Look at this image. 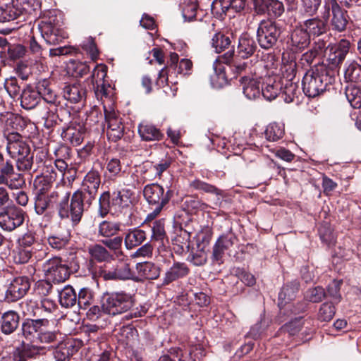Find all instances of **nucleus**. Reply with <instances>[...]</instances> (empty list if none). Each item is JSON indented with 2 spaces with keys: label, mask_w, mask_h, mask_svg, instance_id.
I'll return each instance as SVG.
<instances>
[{
  "label": "nucleus",
  "mask_w": 361,
  "mask_h": 361,
  "mask_svg": "<svg viewBox=\"0 0 361 361\" xmlns=\"http://www.w3.org/2000/svg\"><path fill=\"white\" fill-rule=\"evenodd\" d=\"M55 180L56 176L53 173L51 175L37 176L33 182L35 196H40L45 193H49Z\"/></svg>",
  "instance_id": "nucleus-30"
},
{
  "label": "nucleus",
  "mask_w": 361,
  "mask_h": 361,
  "mask_svg": "<svg viewBox=\"0 0 361 361\" xmlns=\"http://www.w3.org/2000/svg\"><path fill=\"white\" fill-rule=\"evenodd\" d=\"M30 285V279L26 276L14 277L7 287L4 300L8 302L18 301L27 293Z\"/></svg>",
  "instance_id": "nucleus-13"
},
{
  "label": "nucleus",
  "mask_w": 361,
  "mask_h": 361,
  "mask_svg": "<svg viewBox=\"0 0 361 361\" xmlns=\"http://www.w3.org/2000/svg\"><path fill=\"white\" fill-rule=\"evenodd\" d=\"M136 202L135 192L129 189L114 191L112 194L106 191L103 192L99 199V214L104 218L109 212H121L122 209L127 208Z\"/></svg>",
  "instance_id": "nucleus-2"
},
{
  "label": "nucleus",
  "mask_w": 361,
  "mask_h": 361,
  "mask_svg": "<svg viewBox=\"0 0 361 361\" xmlns=\"http://www.w3.org/2000/svg\"><path fill=\"white\" fill-rule=\"evenodd\" d=\"M190 186L196 190L202 191L206 193L214 194L216 196L222 195V191L215 185L206 183L200 179H195L190 182Z\"/></svg>",
  "instance_id": "nucleus-46"
},
{
  "label": "nucleus",
  "mask_w": 361,
  "mask_h": 361,
  "mask_svg": "<svg viewBox=\"0 0 361 361\" xmlns=\"http://www.w3.org/2000/svg\"><path fill=\"white\" fill-rule=\"evenodd\" d=\"M87 91L80 83L66 85L63 89V97L71 103L82 102L86 99Z\"/></svg>",
  "instance_id": "nucleus-22"
},
{
  "label": "nucleus",
  "mask_w": 361,
  "mask_h": 361,
  "mask_svg": "<svg viewBox=\"0 0 361 361\" xmlns=\"http://www.w3.org/2000/svg\"><path fill=\"white\" fill-rule=\"evenodd\" d=\"M15 11V8L10 4H1L0 3V22L4 23L13 20Z\"/></svg>",
  "instance_id": "nucleus-64"
},
{
  "label": "nucleus",
  "mask_w": 361,
  "mask_h": 361,
  "mask_svg": "<svg viewBox=\"0 0 361 361\" xmlns=\"http://www.w3.org/2000/svg\"><path fill=\"white\" fill-rule=\"evenodd\" d=\"M336 313L334 305L331 302H324L318 312V319L321 322H329Z\"/></svg>",
  "instance_id": "nucleus-53"
},
{
  "label": "nucleus",
  "mask_w": 361,
  "mask_h": 361,
  "mask_svg": "<svg viewBox=\"0 0 361 361\" xmlns=\"http://www.w3.org/2000/svg\"><path fill=\"white\" fill-rule=\"evenodd\" d=\"M135 269L139 276L146 279H157L160 275L159 267L150 262L137 263Z\"/></svg>",
  "instance_id": "nucleus-33"
},
{
  "label": "nucleus",
  "mask_w": 361,
  "mask_h": 361,
  "mask_svg": "<svg viewBox=\"0 0 361 361\" xmlns=\"http://www.w3.org/2000/svg\"><path fill=\"white\" fill-rule=\"evenodd\" d=\"M283 128L276 123L269 124L264 131L265 138L270 142L277 141L283 136Z\"/></svg>",
  "instance_id": "nucleus-49"
},
{
  "label": "nucleus",
  "mask_w": 361,
  "mask_h": 361,
  "mask_svg": "<svg viewBox=\"0 0 361 361\" xmlns=\"http://www.w3.org/2000/svg\"><path fill=\"white\" fill-rule=\"evenodd\" d=\"M235 239L231 233L222 235L217 239L212 248L211 259L213 263L219 265L223 263L224 252L233 245Z\"/></svg>",
  "instance_id": "nucleus-20"
},
{
  "label": "nucleus",
  "mask_w": 361,
  "mask_h": 361,
  "mask_svg": "<svg viewBox=\"0 0 361 361\" xmlns=\"http://www.w3.org/2000/svg\"><path fill=\"white\" fill-rule=\"evenodd\" d=\"M345 96L354 109L361 108V89L355 85L348 86L345 89Z\"/></svg>",
  "instance_id": "nucleus-45"
},
{
  "label": "nucleus",
  "mask_w": 361,
  "mask_h": 361,
  "mask_svg": "<svg viewBox=\"0 0 361 361\" xmlns=\"http://www.w3.org/2000/svg\"><path fill=\"white\" fill-rule=\"evenodd\" d=\"M82 48L90 55L92 60L95 61L98 58L99 51L93 37L87 38L82 42Z\"/></svg>",
  "instance_id": "nucleus-59"
},
{
  "label": "nucleus",
  "mask_w": 361,
  "mask_h": 361,
  "mask_svg": "<svg viewBox=\"0 0 361 361\" xmlns=\"http://www.w3.org/2000/svg\"><path fill=\"white\" fill-rule=\"evenodd\" d=\"M328 76L321 73L319 69H311L303 76L302 81V90L308 97H316L326 90Z\"/></svg>",
  "instance_id": "nucleus-7"
},
{
  "label": "nucleus",
  "mask_w": 361,
  "mask_h": 361,
  "mask_svg": "<svg viewBox=\"0 0 361 361\" xmlns=\"http://www.w3.org/2000/svg\"><path fill=\"white\" fill-rule=\"evenodd\" d=\"M32 255V248H25L18 245L13 251V260L16 264H25L28 262Z\"/></svg>",
  "instance_id": "nucleus-52"
},
{
  "label": "nucleus",
  "mask_w": 361,
  "mask_h": 361,
  "mask_svg": "<svg viewBox=\"0 0 361 361\" xmlns=\"http://www.w3.org/2000/svg\"><path fill=\"white\" fill-rule=\"evenodd\" d=\"M7 141L6 150L12 158H18L21 156L29 155L30 148L29 145L23 140L20 133H5Z\"/></svg>",
  "instance_id": "nucleus-15"
},
{
  "label": "nucleus",
  "mask_w": 361,
  "mask_h": 361,
  "mask_svg": "<svg viewBox=\"0 0 361 361\" xmlns=\"http://www.w3.org/2000/svg\"><path fill=\"white\" fill-rule=\"evenodd\" d=\"M76 293L70 286H66L59 293V302L62 307L69 308L76 305Z\"/></svg>",
  "instance_id": "nucleus-42"
},
{
  "label": "nucleus",
  "mask_w": 361,
  "mask_h": 361,
  "mask_svg": "<svg viewBox=\"0 0 361 361\" xmlns=\"http://www.w3.org/2000/svg\"><path fill=\"white\" fill-rule=\"evenodd\" d=\"M75 351L74 345L71 341L60 343L54 350L55 361H69Z\"/></svg>",
  "instance_id": "nucleus-35"
},
{
  "label": "nucleus",
  "mask_w": 361,
  "mask_h": 361,
  "mask_svg": "<svg viewBox=\"0 0 361 361\" xmlns=\"http://www.w3.org/2000/svg\"><path fill=\"white\" fill-rule=\"evenodd\" d=\"M49 245L56 250H61L65 247L69 241V235H61L59 234L52 235L47 238Z\"/></svg>",
  "instance_id": "nucleus-56"
},
{
  "label": "nucleus",
  "mask_w": 361,
  "mask_h": 361,
  "mask_svg": "<svg viewBox=\"0 0 361 361\" xmlns=\"http://www.w3.org/2000/svg\"><path fill=\"white\" fill-rule=\"evenodd\" d=\"M143 195L150 205L155 206L154 210L149 213L146 217V221H150L157 217L161 210L169 203L173 197V191L168 190L165 192L162 186L159 184L152 183L147 185L144 188Z\"/></svg>",
  "instance_id": "nucleus-4"
},
{
  "label": "nucleus",
  "mask_w": 361,
  "mask_h": 361,
  "mask_svg": "<svg viewBox=\"0 0 361 361\" xmlns=\"http://www.w3.org/2000/svg\"><path fill=\"white\" fill-rule=\"evenodd\" d=\"M300 284L297 281H293L284 286L279 294V305H285L293 300L299 290Z\"/></svg>",
  "instance_id": "nucleus-37"
},
{
  "label": "nucleus",
  "mask_w": 361,
  "mask_h": 361,
  "mask_svg": "<svg viewBox=\"0 0 361 361\" xmlns=\"http://www.w3.org/2000/svg\"><path fill=\"white\" fill-rule=\"evenodd\" d=\"M320 13L326 23L331 18L330 25L334 30L343 32L346 29L349 18L337 0H325Z\"/></svg>",
  "instance_id": "nucleus-5"
},
{
  "label": "nucleus",
  "mask_w": 361,
  "mask_h": 361,
  "mask_svg": "<svg viewBox=\"0 0 361 361\" xmlns=\"http://www.w3.org/2000/svg\"><path fill=\"white\" fill-rule=\"evenodd\" d=\"M295 63H290L289 68L291 70V74L290 79H286L285 81H282V87L281 91V97L286 103H290L293 102L294 99L298 97L299 93L298 85L296 82H293L292 80L295 78Z\"/></svg>",
  "instance_id": "nucleus-21"
},
{
  "label": "nucleus",
  "mask_w": 361,
  "mask_h": 361,
  "mask_svg": "<svg viewBox=\"0 0 361 361\" xmlns=\"http://www.w3.org/2000/svg\"><path fill=\"white\" fill-rule=\"evenodd\" d=\"M121 230V223L110 221H102L98 226V235L104 238H111Z\"/></svg>",
  "instance_id": "nucleus-38"
},
{
  "label": "nucleus",
  "mask_w": 361,
  "mask_h": 361,
  "mask_svg": "<svg viewBox=\"0 0 361 361\" xmlns=\"http://www.w3.org/2000/svg\"><path fill=\"white\" fill-rule=\"evenodd\" d=\"M0 185H6L11 189H19L25 185L22 174L15 171L9 160H4L0 152Z\"/></svg>",
  "instance_id": "nucleus-10"
},
{
  "label": "nucleus",
  "mask_w": 361,
  "mask_h": 361,
  "mask_svg": "<svg viewBox=\"0 0 361 361\" xmlns=\"http://www.w3.org/2000/svg\"><path fill=\"white\" fill-rule=\"evenodd\" d=\"M20 316L13 310H8L2 314L0 319V329L5 335L13 334L18 328Z\"/></svg>",
  "instance_id": "nucleus-24"
},
{
  "label": "nucleus",
  "mask_w": 361,
  "mask_h": 361,
  "mask_svg": "<svg viewBox=\"0 0 361 361\" xmlns=\"http://www.w3.org/2000/svg\"><path fill=\"white\" fill-rule=\"evenodd\" d=\"M40 100L37 91L30 87L25 89L20 96V104L23 108L25 109H32Z\"/></svg>",
  "instance_id": "nucleus-36"
},
{
  "label": "nucleus",
  "mask_w": 361,
  "mask_h": 361,
  "mask_svg": "<svg viewBox=\"0 0 361 361\" xmlns=\"http://www.w3.org/2000/svg\"><path fill=\"white\" fill-rule=\"evenodd\" d=\"M20 348L23 351L24 355L26 358H33L41 354L42 351L44 350V347L38 346L32 344H25L23 343Z\"/></svg>",
  "instance_id": "nucleus-63"
},
{
  "label": "nucleus",
  "mask_w": 361,
  "mask_h": 361,
  "mask_svg": "<svg viewBox=\"0 0 361 361\" xmlns=\"http://www.w3.org/2000/svg\"><path fill=\"white\" fill-rule=\"evenodd\" d=\"M73 199V194L71 196L70 200V192H62L61 196L60 197V200L56 206V209L59 216L61 219H68L71 218L73 224L74 225L78 224L83 215L84 211L87 210L90 207L91 205H88L86 204V200H82V209H80L79 212H76L73 208V202L72 203Z\"/></svg>",
  "instance_id": "nucleus-9"
},
{
  "label": "nucleus",
  "mask_w": 361,
  "mask_h": 361,
  "mask_svg": "<svg viewBox=\"0 0 361 361\" xmlns=\"http://www.w3.org/2000/svg\"><path fill=\"white\" fill-rule=\"evenodd\" d=\"M42 269L46 276L56 283L63 282L70 276L68 264L59 257L47 259L43 264Z\"/></svg>",
  "instance_id": "nucleus-11"
},
{
  "label": "nucleus",
  "mask_w": 361,
  "mask_h": 361,
  "mask_svg": "<svg viewBox=\"0 0 361 361\" xmlns=\"http://www.w3.org/2000/svg\"><path fill=\"white\" fill-rule=\"evenodd\" d=\"M231 43L230 37L221 32H216L212 38V46L217 53L224 51Z\"/></svg>",
  "instance_id": "nucleus-44"
},
{
  "label": "nucleus",
  "mask_w": 361,
  "mask_h": 361,
  "mask_svg": "<svg viewBox=\"0 0 361 361\" xmlns=\"http://www.w3.org/2000/svg\"><path fill=\"white\" fill-rule=\"evenodd\" d=\"M326 295V293L324 289L321 286H317L312 288L308 289L305 295V298L307 300L312 302H319Z\"/></svg>",
  "instance_id": "nucleus-54"
},
{
  "label": "nucleus",
  "mask_w": 361,
  "mask_h": 361,
  "mask_svg": "<svg viewBox=\"0 0 361 361\" xmlns=\"http://www.w3.org/2000/svg\"><path fill=\"white\" fill-rule=\"evenodd\" d=\"M138 133L142 140L159 141L163 138V134L155 126L147 122H142L138 126Z\"/></svg>",
  "instance_id": "nucleus-28"
},
{
  "label": "nucleus",
  "mask_w": 361,
  "mask_h": 361,
  "mask_svg": "<svg viewBox=\"0 0 361 361\" xmlns=\"http://www.w3.org/2000/svg\"><path fill=\"white\" fill-rule=\"evenodd\" d=\"M145 240V231L139 228L130 229L125 235V246L128 250H131L140 245Z\"/></svg>",
  "instance_id": "nucleus-32"
},
{
  "label": "nucleus",
  "mask_w": 361,
  "mask_h": 361,
  "mask_svg": "<svg viewBox=\"0 0 361 361\" xmlns=\"http://www.w3.org/2000/svg\"><path fill=\"white\" fill-rule=\"evenodd\" d=\"M197 11L196 0H184L182 3V14L189 21L195 18Z\"/></svg>",
  "instance_id": "nucleus-50"
},
{
  "label": "nucleus",
  "mask_w": 361,
  "mask_h": 361,
  "mask_svg": "<svg viewBox=\"0 0 361 361\" xmlns=\"http://www.w3.org/2000/svg\"><path fill=\"white\" fill-rule=\"evenodd\" d=\"M257 48L256 42L252 37L247 34L241 35L238 39L237 54H235L232 50L221 56L219 61L214 64L215 71L217 72V69L221 71L220 63H224L227 64L234 73L241 74L245 71L248 66V63L245 60L252 56Z\"/></svg>",
  "instance_id": "nucleus-1"
},
{
  "label": "nucleus",
  "mask_w": 361,
  "mask_h": 361,
  "mask_svg": "<svg viewBox=\"0 0 361 361\" xmlns=\"http://www.w3.org/2000/svg\"><path fill=\"white\" fill-rule=\"evenodd\" d=\"M25 219V212L15 206L7 207L0 213V227L7 231H12L20 226Z\"/></svg>",
  "instance_id": "nucleus-14"
},
{
  "label": "nucleus",
  "mask_w": 361,
  "mask_h": 361,
  "mask_svg": "<svg viewBox=\"0 0 361 361\" xmlns=\"http://www.w3.org/2000/svg\"><path fill=\"white\" fill-rule=\"evenodd\" d=\"M32 1L34 0H13L10 4L16 10L13 20H24L27 15H31L36 9L32 4Z\"/></svg>",
  "instance_id": "nucleus-29"
},
{
  "label": "nucleus",
  "mask_w": 361,
  "mask_h": 361,
  "mask_svg": "<svg viewBox=\"0 0 361 361\" xmlns=\"http://www.w3.org/2000/svg\"><path fill=\"white\" fill-rule=\"evenodd\" d=\"M96 97L98 99H102L103 97H109L113 94V89L111 85L106 82L93 85Z\"/></svg>",
  "instance_id": "nucleus-58"
},
{
  "label": "nucleus",
  "mask_w": 361,
  "mask_h": 361,
  "mask_svg": "<svg viewBox=\"0 0 361 361\" xmlns=\"http://www.w3.org/2000/svg\"><path fill=\"white\" fill-rule=\"evenodd\" d=\"M107 74V66L104 64L97 65L92 74V82L93 85L105 82L104 78Z\"/></svg>",
  "instance_id": "nucleus-60"
},
{
  "label": "nucleus",
  "mask_w": 361,
  "mask_h": 361,
  "mask_svg": "<svg viewBox=\"0 0 361 361\" xmlns=\"http://www.w3.org/2000/svg\"><path fill=\"white\" fill-rule=\"evenodd\" d=\"M281 31L276 23L269 20H262L257 30V40L265 50L273 48L277 43Z\"/></svg>",
  "instance_id": "nucleus-8"
},
{
  "label": "nucleus",
  "mask_w": 361,
  "mask_h": 361,
  "mask_svg": "<svg viewBox=\"0 0 361 361\" xmlns=\"http://www.w3.org/2000/svg\"><path fill=\"white\" fill-rule=\"evenodd\" d=\"M22 118L19 116L11 115L7 118L5 123V128L3 131L4 137L5 138V133H19V130H22L21 126Z\"/></svg>",
  "instance_id": "nucleus-51"
},
{
  "label": "nucleus",
  "mask_w": 361,
  "mask_h": 361,
  "mask_svg": "<svg viewBox=\"0 0 361 361\" xmlns=\"http://www.w3.org/2000/svg\"><path fill=\"white\" fill-rule=\"evenodd\" d=\"M189 271L190 269L185 263L175 262L166 272L162 285H169L179 279L183 278L189 274Z\"/></svg>",
  "instance_id": "nucleus-26"
},
{
  "label": "nucleus",
  "mask_w": 361,
  "mask_h": 361,
  "mask_svg": "<svg viewBox=\"0 0 361 361\" xmlns=\"http://www.w3.org/2000/svg\"><path fill=\"white\" fill-rule=\"evenodd\" d=\"M322 0H302V8L308 16H314L320 6Z\"/></svg>",
  "instance_id": "nucleus-61"
},
{
  "label": "nucleus",
  "mask_w": 361,
  "mask_h": 361,
  "mask_svg": "<svg viewBox=\"0 0 361 361\" xmlns=\"http://www.w3.org/2000/svg\"><path fill=\"white\" fill-rule=\"evenodd\" d=\"M282 90V82L273 80L269 78L265 86L262 87V93L264 97L267 100L274 99Z\"/></svg>",
  "instance_id": "nucleus-41"
},
{
  "label": "nucleus",
  "mask_w": 361,
  "mask_h": 361,
  "mask_svg": "<svg viewBox=\"0 0 361 361\" xmlns=\"http://www.w3.org/2000/svg\"><path fill=\"white\" fill-rule=\"evenodd\" d=\"M69 148L66 146H61L55 151L56 160L54 161L55 167L62 175L68 168V164L65 159L69 157Z\"/></svg>",
  "instance_id": "nucleus-43"
},
{
  "label": "nucleus",
  "mask_w": 361,
  "mask_h": 361,
  "mask_svg": "<svg viewBox=\"0 0 361 361\" xmlns=\"http://www.w3.org/2000/svg\"><path fill=\"white\" fill-rule=\"evenodd\" d=\"M130 264L128 261H119L111 270H103L100 273L104 280H127L133 277Z\"/></svg>",
  "instance_id": "nucleus-19"
},
{
  "label": "nucleus",
  "mask_w": 361,
  "mask_h": 361,
  "mask_svg": "<svg viewBox=\"0 0 361 361\" xmlns=\"http://www.w3.org/2000/svg\"><path fill=\"white\" fill-rule=\"evenodd\" d=\"M88 253L98 262H109L113 258V255L102 245L94 244L88 247Z\"/></svg>",
  "instance_id": "nucleus-39"
},
{
  "label": "nucleus",
  "mask_w": 361,
  "mask_h": 361,
  "mask_svg": "<svg viewBox=\"0 0 361 361\" xmlns=\"http://www.w3.org/2000/svg\"><path fill=\"white\" fill-rule=\"evenodd\" d=\"M101 184V174L99 171L92 169L85 176L82 184L81 189L76 190L73 193V208L76 212H79L82 209V200H86V204L92 205L95 200L99 185Z\"/></svg>",
  "instance_id": "nucleus-3"
},
{
  "label": "nucleus",
  "mask_w": 361,
  "mask_h": 361,
  "mask_svg": "<svg viewBox=\"0 0 361 361\" xmlns=\"http://www.w3.org/2000/svg\"><path fill=\"white\" fill-rule=\"evenodd\" d=\"M310 44V37L302 26L296 27L288 36L286 47L293 53L302 51Z\"/></svg>",
  "instance_id": "nucleus-16"
},
{
  "label": "nucleus",
  "mask_w": 361,
  "mask_h": 361,
  "mask_svg": "<svg viewBox=\"0 0 361 361\" xmlns=\"http://www.w3.org/2000/svg\"><path fill=\"white\" fill-rule=\"evenodd\" d=\"M310 35L314 37H318L324 34L327 31V23L324 18H322L320 14V18L315 17L306 20L303 23L302 27Z\"/></svg>",
  "instance_id": "nucleus-27"
},
{
  "label": "nucleus",
  "mask_w": 361,
  "mask_h": 361,
  "mask_svg": "<svg viewBox=\"0 0 361 361\" xmlns=\"http://www.w3.org/2000/svg\"><path fill=\"white\" fill-rule=\"evenodd\" d=\"M240 82L243 93L249 99H255L260 94L261 90L259 84L255 80L243 77Z\"/></svg>",
  "instance_id": "nucleus-40"
},
{
  "label": "nucleus",
  "mask_w": 361,
  "mask_h": 361,
  "mask_svg": "<svg viewBox=\"0 0 361 361\" xmlns=\"http://www.w3.org/2000/svg\"><path fill=\"white\" fill-rule=\"evenodd\" d=\"M345 78L353 82H361V65L355 61H351L345 71Z\"/></svg>",
  "instance_id": "nucleus-47"
},
{
  "label": "nucleus",
  "mask_w": 361,
  "mask_h": 361,
  "mask_svg": "<svg viewBox=\"0 0 361 361\" xmlns=\"http://www.w3.org/2000/svg\"><path fill=\"white\" fill-rule=\"evenodd\" d=\"M184 209L190 213H195L199 210H204L207 208V204L195 196H188L183 202Z\"/></svg>",
  "instance_id": "nucleus-48"
},
{
  "label": "nucleus",
  "mask_w": 361,
  "mask_h": 361,
  "mask_svg": "<svg viewBox=\"0 0 361 361\" xmlns=\"http://www.w3.org/2000/svg\"><path fill=\"white\" fill-rule=\"evenodd\" d=\"M104 109L105 121L108 125L107 136L112 141L116 142L123 136L124 125L114 109L108 110L105 106Z\"/></svg>",
  "instance_id": "nucleus-17"
},
{
  "label": "nucleus",
  "mask_w": 361,
  "mask_h": 361,
  "mask_svg": "<svg viewBox=\"0 0 361 361\" xmlns=\"http://www.w3.org/2000/svg\"><path fill=\"white\" fill-rule=\"evenodd\" d=\"M92 295L87 288L80 289L78 294L76 295V304L80 309H86L90 305Z\"/></svg>",
  "instance_id": "nucleus-57"
},
{
  "label": "nucleus",
  "mask_w": 361,
  "mask_h": 361,
  "mask_svg": "<svg viewBox=\"0 0 361 361\" xmlns=\"http://www.w3.org/2000/svg\"><path fill=\"white\" fill-rule=\"evenodd\" d=\"M172 161L171 157L165 156V157L161 159L159 162L154 163L152 168L155 171V175L161 178L162 173L170 167Z\"/></svg>",
  "instance_id": "nucleus-62"
},
{
  "label": "nucleus",
  "mask_w": 361,
  "mask_h": 361,
  "mask_svg": "<svg viewBox=\"0 0 361 361\" xmlns=\"http://www.w3.org/2000/svg\"><path fill=\"white\" fill-rule=\"evenodd\" d=\"M39 97L49 104H54L56 101V95L50 87V82L47 79L39 80L36 85Z\"/></svg>",
  "instance_id": "nucleus-34"
},
{
  "label": "nucleus",
  "mask_w": 361,
  "mask_h": 361,
  "mask_svg": "<svg viewBox=\"0 0 361 361\" xmlns=\"http://www.w3.org/2000/svg\"><path fill=\"white\" fill-rule=\"evenodd\" d=\"M350 42L343 39L338 43L327 47L329 54L327 61L332 68L338 67L345 60L349 52Z\"/></svg>",
  "instance_id": "nucleus-18"
},
{
  "label": "nucleus",
  "mask_w": 361,
  "mask_h": 361,
  "mask_svg": "<svg viewBox=\"0 0 361 361\" xmlns=\"http://www.w3.org/2000/svg\"><path fill=\"white\" fill-rule=\"evenodd\" d=\"M49 320L47 319H27L22 323V332L24 337L30 339L42 332V327L49 325Z\"/></svg>",
  "instance_id": "nucleus-25"
},
{
  "label": "nucleus",
  "mask_w": 361,
  "mask_h": 361,
  "mask_svg": "<svg viewBox=\"0 0 361 361\" xmlns=\"http://www.w3.org/2000/svg\"><path fill=\"white\" fill-rule=\"evenodd\" d=\"M61 192L52 191L40 196H35V208L38 214H42L48 208L56 205L60 200Z\"/></svg>",
  "instance_id": "nucleus-23"
},
{
  "label": "nucleus",
  "mask_w": 361,
  "mask_h": 361,
  "mask_svg": "<svg viewBox=\"0 0 361 361\" xmlns=\"http://www.w3.org/2000/svg\"><path fill=\"white\" fill-rule=\"evenodd\" d=\"M343 283L342 280H334L327 287V295L331 298L335 303H338L341 300L340 293L341 286Z\"/></svg>",
  "instance_id": "nucleus-55"
},
{
  "label": "nucleus",
  "mask_w": 361,
  "mask_h": 361,
  "mask_svg": "<svg viewBox=\"0 0 361 361\" xmlns=\"http://www.w3.org/2000/svg\"><path fill=\"white\" fill-rule=\"evenodd\" d=\"M55 19L44 18L39 24L42 37L49 44H58L68 37L66 31L56 23Z\"/></svg>",
  "instance_id": "nucleus-12"
},
{
  "label": "nucleus",
  "mask_w": 361,
  "mask_h": 361,
  "mask_svg": "<svg viewBox=\"0 0 361 361\" xmlns=\"http://www.w3.org/2000/svg\"><path fill=\"white\" fill-rule=\"evenodd\" d=\"M86 128L80 124L72 125L69 126L65 132L64 137L74 145H80L85 136Z\"/></svg>",
  "instance_id": "nucleus-31"
},
{
  "label": "nucleus",
  "mask_w": 361,
  "mask_h": 361,
  "mask_svg": "<svg viewBox=\"0 0 361 361\" xmlns=\"http://www.w3.org/2000/svg\"><path fill=\"white\" fill-rule=\"evenodd\" d=\"M133 305L134 302L130 295L117 292L104 298L102 308L104 312L115 316L130 310Z\"/></svg>",
  "instance_id": "nucleus-6"
}]
</instances>
